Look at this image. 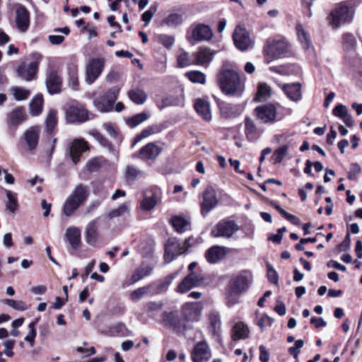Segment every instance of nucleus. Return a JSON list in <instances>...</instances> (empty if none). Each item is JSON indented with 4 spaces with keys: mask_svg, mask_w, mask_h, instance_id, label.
Instances as JSON below:
<instances>
[{
    "mask_svg": "<svg viewBox=\"0 0 362 362\" xmlns=\"http://www.w3.org/2000/svg\"><path fill=\"white\" fill-rule=\"evenodd\" d=\"M218 83L222 92L229 96L239 97L245 90V84L239 74L230 69L223 67L220 70Z\"/></svg>",
    "mask_w": 362,
    "mask_h": 362,
    "instance_id": "obj_1",
    "label": "nucleus"
},
{
    "mask_svg": "<svg viewBox=\"0 0 362 362\" xmlns=\"http://www.w3.org/2000/svg\"><path fill=\"white\" fill-rule=\"evenodd\" d=\"M252 281V275L249 271H242L230 279L227 290L228 306H233L239 303L240 295L249 288Z\"/></svg>",
    "mask_w": 362,
    "mask_h": 362,
    "instance_id": "obj_2",
    "label": "nucleus"
},
{
    "mask_svg": "<svg viewBox=\"0 0 362 362\" xmlns=\"http://www.w3.org/2000/svg\"><path fill=\"white\" fill-rule=\"evenodd\" d=\"M89 194L88 186L78 185L66 199L62 208L63 214L67 217L71 216L86 202Z\"/></svg>",
    "mask_w": 362,
    "mask_h": 362,
    "instance_id": "obj_3",
    "label": "nucleus"
},
{
    "mask_svg": "<svg viewBox=\"0 0 362 362\" xmlns=\"http://www.w3.org/2000/svg\"><path fill=\"white\" fill-rule=\"evenodd\" d=\"M121 88L118 86H112L100 93L93 100L95 107L100 112H109L113 110L114 105L118 98Z\"/></svg>",
    "mask_w": 362,
    "mask_h": 362,
    "instance_id": "obj_4",
    "label": "nucleus"
},
{
    "mask_svg": "<svg viewBox=\"0 0 362 362\" xmlns=\"http://www.w3.org/2000/svg\"><path fill=\"white\" fill-rule=\"evenodd\" d=\"M288 52V43L282 40L268 39L264 47V57L266 63L270 62L281 57Z\"/></svg>",
    "mask_w": 362,
    "mask_h": 362,
    "instance_id": "obj_5",
    "label": "nucleus"
},
{
    "mask_svg": "<svg viewBox=\"0 0 362 362\" xmlns=\"http://www.w3.org/2000/svg\"><path fill=\"white\" fill-rule=\"evenodd\" d=\"M191 238L180 243L177 238H169L165 245L164 260L165 263L171 262L175 257L184 253L190 247Z\"/></svg>",
    "mask_w": 362,
    "mask_h": 362,
    "instance_id": "obj_6",
    "label": "nucleus"
},
{
    "mask_svg": "<svg viewBox=\"0 0 362 362\" xmlns=\"http://www.w3.org/2000/svg\"><path fill=\"white\" fill-rule=\"evenodd\" d=\"M254 112L256 118L263 124H272L283 118L281 115L278 114L276 106L272 103L257 107Z\"/></svg>",
    "mask_w": 362,
    "mask_h": 362,
    "instance_id": "obj_7",
    "label": "nucleus"
},
{
    "mask_svg": "<svg viewBox=\"0 0 362 362\" xmlns=\"http://www.w3.org/2000/svg\"><path fill=\"white\" fill-rule=\"evenodd\" d=\"M33 57L35 61L30 62L28 65L24 62L21 63L16 68L18 76L27 81H30L36 78L40 61L42 59V54L39 53H35Z\"/></svg>",
    "mask_w": 362,
    "mask_h": 362,
    "instance_id": "obj_8",
    "label": "nucleus"
},
{
    "mask_svg": "<svg viewBox=\"0 0 362 362\" xmlns=\"http://www.w3.org/2000/svg\"><path fill=\"white\" fill-rule=\"evenodd\" d=\"M239 230V226L233 221L223 220L211 229V235L214 238H230Z\"/></svg>",
    "mask_w": 362,
    "mask_h": 362,
    "instance_id": "obj_9",
    "label": "nucleus"
},
{
    "mask_svg": "<svg viewBox=\"0 0 362 362\" xmlns=\"http://www.w3.org/2000/svg\"><path fill=\"white\" fill-rule=\"evenodd\" d=\"M161 323L163 327L180 333L185 329V325L177 311H165L162 314Z\"/></svg>",
    "mask_w": 362,
    "mask_h": 362,
    "instance_id": "obj_10",
    "label": "nucleus"
},
{
    "mask_svg": "<svg viewBox=\"0 0 362 362\" xmlns=\"http://www.w3.org/2000/svg\"><path fill=\"white\" fill-rule=\"evenodd\" d=\"M235 47L240 51H245L253 46V40L249 32L242 26H236L233 35Z\"/></svg>",
    "mask_w": 362,
    "mask_h": 362,
    "instance_id": "obj_11",
    "label": "nucleus"
},
{
    "mask_svg": "<svg viewBox=\"0 0 362 362\" xmlns=\"http://www.w3.org/2000/svg\"><path fill=\"white\" fill-rule=\"evenodd\" d=\"M68 123H83L88 119V111L82 105H69L65 112Z\"/></svg>",
    "mask_w": 362,
    "mask_h": 362,
    "instance_id": "obj_12",
    "label": "nucleus"
},
{
    "mask_svg": "<svg viewBox=\"0 0 362 362\" xmlns=\"http://www.w3.org/2000/svg\"><path fill=\"white\" fill-rule=\"evenodd\" d=\"M105 66L103 58H93L89 60L86 69V81L88 84L93 83L102 74Z\"/></svg>",
    "mask_w": 362,
    "mask_h": 362,
    "instance_id": "obj_13",
    "label": "nucleus"
},
{
    "mask_svg": "<svg viewBox=\"0 0 362 362\" xmlns=\"http://www.w3.org/2000/svg\"><path fill=\"white\" fill-rule=\"evenodd\" d=\"M204 281V277L202 274L195 272H190L179 284L176 291L180 293H185L189 290L200 286Z\"/></svg>",
    "mask_w": 362,
    "mask_h": 362,
    "instance_id": "obj_14",
    "label": "nucleus"
},
{
    "mask_svg": "<svg viewBox=\"0 0 362 362\" xmlns=\"http://www.w3.org/2000/svg\"><path fill=\"white\" fill-rule=\"evenodd\" d=\"M351 18L350 10L346 6H340L331 12L329 21L334 28H339L341 24L349 21Z\"/></svg>",
    "mask_w": 362,
    "mask_h": 362,
    "instance_id": "obj_15",
    "label": "nucleus"
},
{
    "mask_svg": "<svg viewBox=\"0 0 362 362\" xmlns=\"http://www.w3.org/2000/svg\"><path fill=\"white\" fill-rule=\"evenodd\" d=\"M193 362H207L211 358V350L206 341L197 343L191 351Z\"/></svg>",
    "mask_w": 362,
    "mask_h": 362,
    "instance_id": "obj_16",
    "label": "nucleus"
},
{
    "mask_svg": "<svg viewBox=\"0 0 362 362\" xmlns=\"http://www.w3.org/2000/svg\"><path fill=\"white\" fill-rule=\"evenodd\" d=\"M218 204L216 190L212 187H207L203 194V201L201 203V212L206 216Z\"/></svg>",
    "mask_w": 362,
    "mask_h": 362,
    "instance_id": "obj_17",
    "label": "nucleus"
},
{
    "mask_svg": "<svg viewBox=\"0 0 362 362\" xmlns=\"http://www.w3.org/2000/svg\"><path fill=\"white\" fill-rule=\"evenodd\" d=\"M28 119L25 107L18 106L7 115V124L9 128L16 129Z\"/></svg>",
    "mask_w": 362,
    "mask_h": 362,
    "instance_id": "obj_18",
    "label": "nucleus"
},
{
    "mask_svg": "<svg viewBox=\"0 0 362 362\" xmlns=\"http://www.w3.org/2000/svg\"><path fill=\"white\" fill-rule=\"evenodd\" d=\"M45 83L47 91L50 95L58 94L62 92V78L56 69H52L47 73Z\"/></svg>",
    "mask_w": 362,
    "mask_h": 362,
    "instance_id": "obj_19",
    "label": "nucleus"
},
{
    "mask_svg": "<svg viewBox=\"0 0 362 362\" xmlns=\"http://www.w3.org/2000/svg\"><path fill=\"white\" fill-rule=\"evenodd\" d=\"M182 314L183 321L196 322L201 316L202 308L197 303H187L182 306Z\"/></svg>",
    "mask_w": 362,
    "mask_h": 362,
    "instance_id": "obj_20",
    "label": "nucleus"
},
{
    "mask_svg": "<svg viewBox=\"0 0 362 362\" xmlns=\"http://www.w3.org/2000/svg\"><path fill=\"white\" fill-rule=\"evenodd\" d=\"M30 12L25 6L20 5L16 11V24L21 32H25L30 26Z\"/></svg>",
    "mask_w": 362,
    "mask_h": 362,
    "instance_id": "obj_21",
    "label": "nucleus"
},
{
    "mask_svg": "<svg viewBox=\"0 0 362 362\" xmlns=\"http://www.w3.org/2000/svg\"><path fill=\"white\" fill-rule=\"evenodd\" d=\"M158 156V146L155 142H150L141 147L134 157L144 161L154 160Z\"/></svg>",
    "mask_w": 362,
    "mask_h": 362,
    "instance_id": "obj_22",
    "label": "nucleus"
},
{
    "mask_svg": "<svg viewBox=\"0 0 362 362\" xmlns=\"http://www.w3.org/2000/svg\"><path fill=\"white\" fill-rule=\"evenodd\" d=\"M169 223L180 234L191 230V218L189 216L174 215L170 218Z\"/></svg>",
    "mask_w": 362,
    "mask_h": 362,
    "instance_id": "obj_23",
    "label": "nucleus"
},
{
    "mask_svg": "<svg viewBox=\"0 0 362 362\" xmlns=\"http://www.w3.org/2000/svg\"><path fill=\"white\" fill-rule=\"evenodd\" d=\"M88 149V144L83 139H74L69 146V156L74 163L80 161L82 153Z\"/></svg>",
    "mask_w": 362,
    "mask_h": 362,
    "instance_id": "obj_24",
    "label": "nucleus"
},
{
    "mask_svg": "<svg viewBox=\"0 0 362 362\" xmlns=\"http://www.w3.org/2000/svg\"><path fill=\"white\" fill-rule=\"evenodd\" d=\"M214 52L206 47H201L193 54L194 64L207 66L214 58Z\"/></svg>",
    "mask_w": 362,
    "mask_h": 362,
    "instance_id": "obj_25",
    "label": "nucleus"
},
{
    "mask_svg": "<svg viewBox=\"0 0 362 362\" xmlns=\"http://www.w3.org/2000/svg\"><path fill=\"white\" fill-rule=\"evenodd\" d=\"M57 110L55 109H50L48 111L45 119V132L47 137H50L54 134L55 130L58 124Z\"/></svg>",
    "mask_w": 362,
    "mask_h": 362,
    "instance_id": "obj_26",
    "label": "nucleus"
},
{
    "mask_svg": "<svg viewBox=\"0 0 362 362\" xmlns=\"http://www.w3.org/2000/svg\"><path fill=\"white\" fill-rule=\"evenodd\" d=\"M243 111V107L240 105L223 103L220 105L221 115L226 119L237 117L242 114Z\"/></svg>",
    "mask_w": 362,
    "mask_h": 362,
    "instance_id": "obj_27",
    "label": "nucleus"
},
{
    "mask_svg": "<svg viewBox=\"0 0 362 362\" xmlns=\"http://www.w3.org/2000/svg\"><path fill=\"white\" fill-rule=\"evenodd\" d=\"M40 132L37 127H32L24 133V140L30 151L35 150L39 143Z\"/></svg>",
    "mask_w": 362,
    "mask_h": 362,
    "instance_id": "obj_28",
    "label": "nucleus"
},
{
    "mask_svg": "<svg viewBox=\"0 0 362 362\" xmlns=\"http://www.w3.org/2000/svg\"><path fill=\"white\" fill-rule=\"evenodd\" d=\"M281 90L292 101H298L301 98V85L299 83H286L280 86Z\"/></svg>",
    "mask_w": 362,
    "mask_h": 362,
    "instance_id": "obj_29",
    "label": "nucleus"
},
{
    "mask_svg": "<svg viewBox=\"0 0 362 362\" xmlns=\"http://www.w3.org/2000/svg\"><path fill=\"white\" fill-rule=\"evenodd\" d=\"M158 293V285H148L140 287L130 293V298L133 301H138L146 295H154Z\"/></svg>",
    "mask_w": 362,
    "mask_h": 362,
    "instance_id": "obj_30",
    "label": "nucleus"
},
{
    "mask_svg": "<svg viewBox=\"0 0 362 362\" xmlns=\"http://www.w3.org/2000/svg\"><path fill=\"white\" fill-rule=\"evenodd\" d=\"M226 256L225 247L218 245L213 246L205 253V257L210 264H215Z\"/></svg>",
    "mask_w": 362,
    "mask_h": 362,
    "instance_id": "obj_31",
    "label": "nucleus"
},
{
    "mask_svg": "<svg viewBox=\"0 0 362 362\" xmlns=\"http://www.w3.org/2000/svg\"><path fill=\"white\" fill-rule=\"evenodd\" d=\"M212 35L210 27L203 24L197 25L192 30V37L197 41L209 40Z\"/></svg>",
    "mask_w": 362,
    "mask_h": 362,
    "instance_id": "obj_32",
    "label": "nucleus"
},
{
    "mask_svg": "<svg viewBox=\"0 0 362 362\" xmlns=\"http://www.w3.org/2000/svg\"><path fill=\"white\" fill-rule=\"evenodd\" d=\"M209 329L214 336H219L221 331V320L218 312L211 310L208 315Z\"/></svg>",
    "mask_w": 362,
    "mask_h": 362,
    "instance_id": "obj_33",
    "label": "nucleus"
},
{
    "mask_svg": "<svg viewBox=\"0 0 362 362\" xmlns=\"http://www.w3.org/2000/svg\"><path fill=\"white\" fill-rule=\"evenodd\" d=\"M44 98L42 94L35 95L29 103L30 114L33 117L39 116L43 111Z\"/></svg>",
    "mask_w": 362,
    "mask_h": 362,
    "instance_id": "obj_34",
    "label": "nucleus"
},
{
    "mask_svg": "<svg viewBox=\"0 0 362 362\" xmlns=\"http://www.w3.org/2000/svg\"><path fill=\"white\" fill-rule=\"evenodd\" d=\"M194 108L197 112L206 121H210L211 113L209 103L202 99H197L194 103Z\"/></svg>",
    "mask_w": 362,
    "mask_h": 362,
    "instance_id": "obj_35",
    "label": "nucleus"
},
{
    "mask_svg": "<svg viewBox=\"0 0 362 362\" xmlns=\"http://www.w3.org/2000/svg\"><path fill=\"white\" fill-rule=\"evenodd\" d=\"M65 236L71 247L74 250H77L81 246V233L76 228H69L66 230Z\"/></svg>",
    "mask_w": 362,
    "mask_h": 362,
    "instance_id": "obj_36",
    "label": "nucleus"
},
{
    "mask_svg": "<svg viewBox=\"0 0 362 362\" xmlns=\"http://www.w3.org/2000/svg\"><path fill=\"white\" fill-rule=\"evenodd\" d=\"M250 330L243 322H238L232 329V338L235 341L244 339L248 337Z\"/></svg>",
    "mask_w": 362,
    "mask_h": 362,
    "instance_id": "obj_37",
    "label": "nucleus"
},
{
    "mask_svg": "<svg viewBox=\"0 0 362 362\" xmlns=\"http://www.w3.org/2000/svg\"><path fill=\"white\" fill-rule=\"evenodd\" d=\"M245 134L250 141H254L257 138L258 132L257 126L250 117L245 119Z\"/></svg>",
    "mask_w": 362,
    "mask_h": 362,
    "instance_id": "obj_38",
    "label": "nucleus"
},
{
    "mask_svg": "<svg viewBox=\"0 0 362 362\" xmlns=\"http://www.w3.org/2000/svg\"><path fill=\"white\" fill-rule=\"evenodd\" d=\"M69 85L72 89L78 90L79 81L78 75V67L76 65L71 64L68 67Z\"/></svg>",
    "mask_w": 362,
    "mask_h": 362,
    "instance_id": "obj_39",
    "label": "nucleus"
},
{
    "mask_svg": "<svg viewBox=\"0 0 362 362\" xmlns=\"http://www.w3.org/2000/svg\"><path fill=\"white\" fill-rule=\"evenodd\" d=\"M152 270L153 268L150 265H144L142 264L132 275L131 280L132 283H136L143 278L148 276L151 273Z\"/></svg>",
    "mask_w": 362,
    "mask_h": 362,
    "instance_id": "obj_40",
    "label": "nucleus"
},
{
    "mask_svg": "<svg viewBox=\"0 0 362 362\" xmlns=\"http://www.w3.org/2000/svg\"><path fill=\"white\" fill-rule=\"evenodd\" d=\"M86 239L88 243L93 244L98 239V224L95 221L90 222L86 230Z\"/></svg>",
    "mask_w": 362,
    "mask_h": 362,
    "instance_id": "obj_41",
    "label": "nucleus"
},
{
    "mask_svg": "<svg viewBox=\"0 0 362 362\" xmlns=\"http://www.w3.org/2000/svg\"><path fill=\"white\" fill-rule=\"evenodd\" d=\"M142 175V172L134 165H128L125 170V180L129 184H133Z\"/></svg>",
    "mask_w": 362,
    "mask_h": 362,
    "instance_id": "obj_42",
    "label": "nucleus"
},
{
    "mask_svg": "<svg viewBox=\"0 0 362 362\" xmlns=\"http://www.w3.org/2000/svg\"><path fill=\"white\" fill-rule=\"evenodd\" d=\"M296 31L299 41L305 49H308L311 46L310 36L300 24L297 25Z\"/></svg>",
    "mask_w": 362,
    "mask_h": 362,
    "instance_id": "obj_43",
    "label": "nucleus"
},
{
    "mask_svg": "<svg viewBox=\"0 0 362 362\" xmlns=\"http://www.w3.org/2000/svg\"><path fill=\"white\" fill-rule=\"evenodd\" d=\"M149 115L146 112H143L128 118L126 123L129 127L134 128L146 121Z\"/></svg>",
    "mask_w": 362,
    "mask_h": 362,
    "instance_id": "obj_44",
    "label": "nucleus"
},
{
    "mask_svg": "<svg viewBox=\"0 0 362 362\" xmlns=\"http://www.w3.org/2000/svg\"><path fill=\"white\" fill-rule=\"evenodd\" d=\"M157 126H148L137 134L132 141V146L140 142L142 139L157 132Z\"/></svg>",
    "mask_w": 362,
    "mask_h": 362,
    "instance_id": "obj_45",
    "label": "nucleus"
},
{
    "mask_svg": "<svg viewBox=\"0 0 362 362\" xmlns=\"http://www.w3.org/2000/svg\"><path fill=\"white\" fill-rule=\"evenodd\" d=\"M342 45L346 51H354L357 46V42L352 34L345 33L342 36Z\"/></svg>",
    "mask_w": 362,
    "mask_h": 362,
    "instance_id": "obj_46",
    "label": "nucleus"
},
{
    "mask_svg": "<svg viewBox=\"0 0 362 362\" xmlns=\"http://www.w3.org/2000/svg\"><path fill=\"white\" fill-rule=\"evenodd\" d=\"M128 95L130 100L137 105L143 104L147 98L146 93L140 89H132Z\"/></svg>",
    "mask_w": 362,
    "mask_h": 362,
    "instance_id": "obj_47",
    "label": "nucleus"
},
{
    "mask_svg": "<svg viewBox=\"0 0 362 362\" xmlns=\"http://www.w3.org/2000/svg\"><path fill=\"white\" fill-rule=\"evenodd\" d=\"M271 95V88L265 83H260L256 95V100L264 101Z\"/></svg>",
    "mask_w": 362,
    "mask_h": 362,
    "instance_id": "obj_48",
    "label": "nucleus"
},
{
    "mask_svg": "<svg viewBox=\"0 0 362 362\" xmlns=\"http://www.w3.org/2000/svg\"><path fill=\"white\" fill-rule=\"evenodd\" d=\"M182 16L178 13H171L164 20H163L161 24L165 25L168 27H175L180 25L182 23Z\"/></svg>",
    "mask_w": 362,
    "mask_h": 362,
    "instance_id": "obj_49",
    "label": "nucleus"
},
{
    "mask_svg": "<svg viewBox=\"0 0 362 362\" xmlns=\"http://www.w3.org/2000/svg\"><path fill=\"white\" fill-rule=\"evenodd\" d=\"M92 135L103 147L108 148L109 150L113 149V145L104 135H103L99 131L93 129L90 132Z\"/></svg>",
    "mask_w": 362,
    "mask_h": 362,
    "instance_id": "obj_50",
    "label": "nucleus"
},
{
    "mask_svg": "<svg viewBox=\"0 0 362 362\" xmlns=\"http://www.w3.org/2000/svg\"><path fill=\"white\" fill-rule=\"evenodd\" d=\"M156 204L157 200L154 194L151 197H144L140 202V208L142 211H149L154 208Z\"/></svg>",
    "mask_w": 362,
    "mask_h": 362,
    "instance_id": "obj_51",
    "label": "nucleus"
},
{
    "mask_svg": "<svg viewBox=\"0 0 362 362\" xmlns=\"http://www.w3.org/2000/svg\"><path fill=\"white\" fill-rule=\"evenodd\" d=\"M38 322V320L35 319L28 325L29 332L27 336L25 337V341L30 344L31 346L34 345L35 339L37 336V331L35 326Z\"/></svg>",
    "mask_w": 362,
    "mask_h": 362,
    "instance_id": "obj_52",
    "label": "nucleus"
},
{
    "mask_svg": "<svg viewBox=\"0 0 362 362\" xmlns=\"http://www.w3.org/2000/svg\"><path fill=\"white\" fill-rule=\"evenodd\" d=\"M186 76L192 83L204 84L206 81L205 75L199 71H192L186 73Z\"/></svg>",
    "mask_w": 362,
    "mask_h": 362,
    "instance_id": "obj_53",
    "label": "nucleus"
},
{
    "mask_svg": "<svg viewBox=\"0 0 362 362\" xmlns=\"http://www.w3.org/2000/svg\"><path fill=\"white\" fill-rule=\"evenodd\" d=\"M288 145H284L274 152L272 158L274 163H279L283 160L288 153Z\"/></svg>",
    "mask_w": 362,
    "mask_h": 362,
    "instance_id": "obj_54",
    "label": "nucleus"
},
{
    "mask_svg": "<svg viewBox=\"0 0 362 362\" xmlns=\"http://www.w3.org/2000/svg\"><path fill=\"white\" fill-rule=\"evenodd\" d=\"M4 303L11 308L20 311H24L28 309L26 303L23 300H16L13 299H5Z\"/></svg>",
    "mask_w": 362,
    "mask_h": 362,
    "instance_id": "obj_55",
    "label": "nucleus"
},
{
    "mask_svg": "<svg viewBox=\"0 0 362 362\" xmlns=\"http://www.w3.org/2000/svg\"><path fill=\"white\" fill-rule=\"evenodd\" d=\"M8 202L6 204V209L12 213H14L18 206V200L16 197L12 194L11 192H7Z\"/></svg>",
    "mask_w": 362,
    "mask_h": 362,
    "instance_id": "obj_56",
    "label": "nucleus"
},
{
    "mask_svg": "<svg viewBox=\"0 0 362 362\" xmlns=\"http://www.w3.org/2000/svg\"><path fill=\"white\" fill-rule=\"evenodd\" d=\"M13 90L15 99L18 101L26 100L30 94L28 90L20 87H14Z\"/></svg>",
    "mask_w": 362,
    "mask_h": 362,
    "instance_id": "obj_57",
    "label": "nucleus"
},
{
    "mask_svg": "<svg viewBox=\"0 0 362 362\" xmlns=\"http://www.w3.org/2000/svg\"><path fill=\"white\" fill-rule=\"evenodd\" d=\"M177 66L179 67H186L189 66L192 64H194V62H192L189 57V55L187 52H182L177 56Z\"/></svg>",
    "mask_w": 362,
    "mask_h": 362,
    "instance_id": "obj_58",
    "label": "nucleus"
},
{
    "mask_svg": "<svg viewBox=\"0 0 362 362\" xmlns=\"http://www.w3.org/2000/svg\"><path fill=\"white\" fill-rule=\"evenodd\" d=\"M304 341L302 339H298L295 341L293 346L288 348V353L293 356L296 360L298 359V354L300 349L303 346Z\"/></svg>",
    "mask_w": 362,
    "mask_h": 362,
    "instance_id": "obj_59",
    "label": "nucleus"
},
{
    "mask_svg": "<svg viewBox=\"0 0 362 362\" xmlns=\"http://www.w3.org/2000/svg\"><path fill=\"white\" fill-rule=\"evenodd\" d=\"M272 322L273 319L272 317L267 315H264L258 320L257 325L263 331L266 327L272 326Z\"/></svg>",
    "mask_w": 362,
    "mask_h": 362,
    "instance_id": "obj_60",
    "label": "nucleus"
},
{
    "mask_svg": "<svg viewBox=\"0 0 362 362\" xmlns=\"http://www.w3.org/2000/svg\"><path fill=\"white\" fill-rule=\"evenodd\" d=\"M267 278L270 283L276 285L279 282L277 272L270 265H267Z\"/></svg>",
    "mask_w": 362,
    "mask_h": 362,
    "instance_id": "obj_61",
    "label": "nucleus"
},
{
    "mask_svg": "<svg viewBox=\"0 0 362 362\" xmlns=\"http://www.w3.org/2000/svg\"><path fill=\"white\" fill-rule=\"evenodd\" d=\"M101 167V162L96 158L89 160L87 163V169L90 173L98 171Z\"/></svg>",
    "mask_w": 362,
    "mask_h": 362,
    "instance_id": "obj_62",
    "label": "nucleus"
},
{
    "mask_svg": "<svg viewBox=\"0 0 362 362\" xmlns=\"http://www.w3.org/2000/svg\"><path fill=\"white\" fill-rule=\"evenodd\" d=\"M128 210V207L126 204H122L118 208L112 209L109 212L108 216L110 218L118 217L122 216Z\"/></svg>",
    "mask_w": 362,
    "mask_h": 362,
    "instance_id": "obj_63",
    "label": "nucleus"
},
{
    "mask_svg": "<svg viewBox=\"0 0 362 362\" xmlns=\"http://www.w3.org/2000/svg\"><path fill=\"white\" fill-rule=\"evenodd\" d=\"M332 112L334 116L341 119L348 114V110L345 105L339 104L333 109Z\"/></svg>",
    "mask_w": 362,
    "mask_h": 362,
    "instance_id": "obj_64",
    "label": "nucleus"
}]
</instances>
